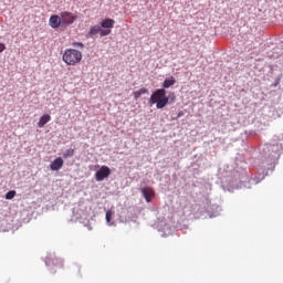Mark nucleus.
<instances>
[{"label":"nucleus","instance_id":"20e7f679","mask_svg":"<svg viewBox=\"0 0 283 283\" xmlns=\"http://www.w3.org/2000/svg\"><path fill=\"white\" fill-rule=\"evenodd\" d=\"M96 34H99V36H109V34H112V30H105L101 25L91 27L88 36L93 39V36H96Z\"/></svg>","mask_w":283,"mask_h":283},{"label":"nucleus","instance_id":"9b49d317","mask_svg":"<svg viewBox=\"0 0 283 283\" xmlns=\"http://www.w3.org/2000/svg\"><path fill=\"white\" fill-rule=\"evenodd\" d=\"M172 85H176V78L174 76L166 78L163 83L164 90H169V87H172Z\"/></svg>","mask_w":283,"mask_h":283},{"label":"nucleus","instance_id":"dca6fc26","mask_svg":"<svg viewBox=\"0 0 283 283\" xmlns=\"http://www.w3.org/2000/svg\"><path fill=\"white\" fill-rule=\"evenodd\" d=\"M106 222H112V211H106Z\"/></svg>","mask_w":283,"mask_h":283},{"label":"nucleus","instance_id":"4468645a","mask_svg":"<svg viewBox=\"0 0 283 283\" xmlns=\"http://www.w3.org/2000/svg\"><path fill=\"white\" fill-rule=\"evenodd\" d=\"M72 156H74V149H67L66 151H64L63 154V158H72Z\"/></svg>","mask_w":283,"mask_h":283},{"label":"nucleus","instance_id":"423d86ee","mask_svg":"<svg viewBox=\"0 0 283 283\" xmlns=\"http://www.w3.org/2000/svg\"><path fill=\"white\" fill-rule=\"evenodd\" d=\"M140 192L143 193L146 202H151V198L156 196V192H154V188L150 187L142 188Z\"/></svg>","mask_w":283,"mask_h":283},{"label":"nucleus","instance_id":"1a4fd4ad","mask_svg":"<svg viewBox=\"0 0 283 283\" xmlns=\"http://www.w3.org/2000/svg\"><path fill=\"white\" fill-rule=\"evenodd\" d=\"M114 23H116V21H114V19H105L101 22V28H104L105 30H112V28H114Z\"/></svg>","mask_w":283,"mask_h":283},{"label":"nucleus","instance_id":"f8f14e48","mask_svg":"<svg viewBox=\"0 0 283 283\" xmlns=\"http://www.w3.org/2000/svg\"><path fill=\"white\" fill-rule=\"evenodd\" d=\"M133 94H134L135 99L138 101V98H140L142 94H147V88H140L138 91H135Z\"/></svg>","mask_w":283,"mask_h":283},{"label":"nucleus","instance_id":"a211bd4d","mask_svg":"<svg viewBox=\"0 0 283 283\" xmlns=\"http://www.w3.org/2000/svg\"><path fill=\"white\" fill-rule=\"evenodd\" d=\"M4 50H6V44L0 43V54H1V52H3Z\"/></svg>","mask_w":283,"mask_h":283},{"label":"nucleus","instance_id":"6e6552de","mask_svg":"<svg viewBox=\"0 0 283 283\" xmlns=\"http://www.w3.org/2000/svg\"><path fill=\"white\" fill-rule=\"evenodd\" d=\"M49 23L53 29L61 28L62 27L61 15H51Z\"/></svg>","mask_w":283,"mask_h":283},{"label":"nucleus","instance_id":"f3484780","mask_svg":"<svg viewBox=\"0 0 283 283\" xmlns=\"http://www.w3.org/2000/svg\"><path fill=\"white\" fill-rule=\"evenodd\" d=\"M182 116H185V112L180 111V112L177 114V117L175 118V120H178V118H182Z\"/></svg>","mask_w":283,"mask_h":283},{"label":"nucleus","instance_id":"f257e3e1","mask_svg":"<svg viewBox=\"0 0 283 283\" xmlns=\"http://www.w3.org/2000/svg\"><path fill=\"white\" fill-rule=\"evenodd\" d=\"M150 103L156 105L157 109H163L167 107L169 103V97L167 96V91L165 88H158L150 95Z\"/></svg>","mask_w":283,"mask_h":283},{"label":"nucleus","instance_id":"9d476101","mask_svg":"<svg viewBox=\"0 0 283 283\" xmlns=\"http://www.w3.org/2000/svg\"><path fill=\"white\" fill-rule=\"evenodd\" d=\"M50 120H52V116L50 115H43L42 117H40V120L38 122V127L42 128L45 127V125H48V123H50Z\"/></svg>","mask_w":283,"mask_h":283},{"label":"nucleus","instance_id":"f03ea898","mask_svg":"<svg viewBox=\"0 0 283 283\" xmlns=\"http://www.w3.org/2000/svg\"><path fill=\"white\" fill-rule=\"evenodd\" d=\"M66 65H78L83 61V53L76 49H66L62 55Z\"/></svg>","mask_w":283,"mask_h":283},{"label":"nucleus","instance_id":"2eb2a0df","mask_svg":"<svg viewBox=\"0 0 283 283\" xmlns=\"http://www.w3.org/2000/svg\"><path fill=\"white\" fill-rule=\"evenodd\" d=\"M73 48H81V49H83V48H85V44H83V42H74L73 43Z\"/></svg>","mask_w":283,"mask_h":283},{"label":"nucleus","instance_id":"0eeeda50","mask_svg":"<svg viewBox=\"0 0 283 283\" xmlns=\"http://www.w3.org/2000/svg\"><path fill=\"white\" fill-rule=\"evenodd\" d=\"M63 164H64L63 158L57 157L50 165L51 171H59L60 169L63 168Z\"/></svg>","mask_w":283,"mask_h":283},{"label":"nucleus","instance_id":"ddd939ff","mask_svg":"<svg viewBox=\"0 0 283 283\" xmlns=\"http://www.w3.org/2000/svg\"><path fill=\"white\" fill-rule=\"evenodd\" d=\"M14 196H17V191L10 190L6 193V200H12V198H14Z\"/></svg>","mask_w":283,"mask_h":283},{"label":"nucleus","instance_id":"7ed1b4c3","mask_svg":"<svg viewBox=\"0 0 283 283\" xmlns=\"http://www.w3.org/2000/svg\"><path fill=\"white\" fill-rule=\"evenodd\" d=\"M60 18L62 21V28H67V25H72L76 21V15L72 12H61Z\"/></svg>","mask_w":283,"mask_h":283},{"label":"nucleus","instance_id":"39448f33","mask_svg":"<svg viewBox=\"0 0 283 283\" xmlns=\"http://www.w3.org/2000/svg\"><path fill=\"white\" fill-rule=\"evenodd\" d=\"M111 175L112 169H109L107 166H102L99 170L95 172V180L97 182H103V180H105V178H109Z\"/></svg>","mask_w":283,"mask_h":283}]
</instances>
